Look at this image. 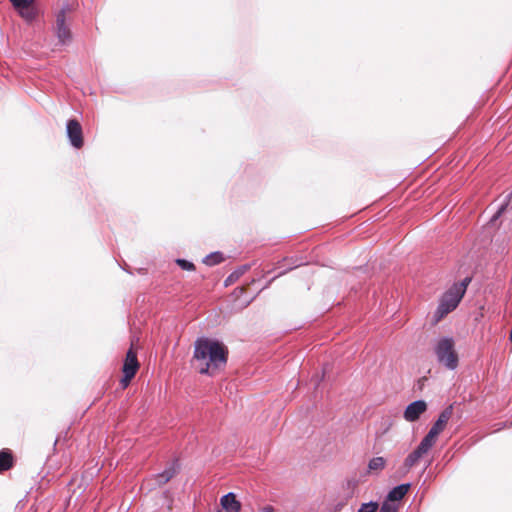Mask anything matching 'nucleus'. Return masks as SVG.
<instances>
[{
  "instance_id": "f257e3e1",
  "label": "nucleus",
  "mask_w": 512,
  "mask_h": 512,
  "mask_svg": "<svg viewBox=\"0 0 512 512\" xmlns=\"http://www.w3.org/2000/svg\"><path fill=\"white\" fill-rule=\"evenodd\" d=\"M193 361L199 373L214 375L226 364L227 350L217 340L199 338L194 344Z\"/></svg>"
},
{
  "instance_id": "f03ea898",
  "label": "nucleus",
  "mask_w": 512,
  "mask_h": 512,
  "mask_svg": "<svg viewBox=\"0 0 512 512\" xmlns=\"http://www.w3.org/2000/svg\"><path fill=\"white\" fill-rule=\"evenodd\" d=\"M470 282L469 278H465L461 283L454 284L447 292L442 296L438 308L434 313V322H439L442 318H444L448 313L453 311L463 298L468 283Z\"/></svg>"
},
{
  "instance_id": "7ed1b4c3",
  "label": "nucleus",
  "mask_w": 512,
  "mask_h": 512,
  "mask_svg": "<svg viewBox=\"0 0 512 512\" xmlns=\"http://www.w3.org/2000/svg\"><path fill=\"white\" fill-rule=\"evenodd\" d=\"M434 353L437 361L445 368L455 370L458 367L459 358L453 338L442 337L438 339L434 346Z\"/></svg>"
},
{
  "instance_id": "20e7f679",
  "label": "nucleus",
  "mask_w": 512,
  "mask_h": 512,
  "mask_svg": "<svg viewBox=\"0 0 512 512\" xmlns=\"http://www.w3.org/2000/svg\"><path fill=\"white\" fill-rule=\"evenodd\" d=\"M451 416L452 406L446 408L444 411L441 412V414L439 415L434 425L431 427L428 434L422 440L425 441L430 446H433L436 442L438 435L444 430Z\"/></svg>"
},
{
  "instance_id": "39448f33",
  "label": "nucleus",
  "mask_w": 512,
  "mask_h": 512,
  "mask_svg": "<svg viewBox=\"0 0 512 512\" xmlns=\"http://www.w3.org/2000/svg\"><path fill=\"white\" fill-rule=\"evenodd\" d=\"M139 368V363L137 360L136 353L130 348L126 354V358L123 364V378L121 379V384L123 388H126L131 379L135 376L137 370Z\"/></svg>"
},
{
  "instance_id": "423d86ee",
  "label": "nucleus",
  "mask_w": 512,
  "mask_h": 512,
  "mask_svg": "<svg viewBox=\"0 0 512 512\" xmlns=\"http://www.w3.org/2000/svg\"><path fill=\"white\" fill-rule=\"evenodd\" d=\"M55 32L61 44H68L71 41V32L66 25V12L62 9L56 16Z\"/></svg>"
},
{
  "instance_id": "0eeeda50",
  "label": "nucleus",
  "mask_w": 512,
  "mask_h": 512,
  "mask_svg": "<svg viewBox=\"0 0 512 512\" xmlns=\"http://www.w3.org/2000/svg\"><path fill=\"white\" fill-rule=\"evenodd\" d=\"M67 136L73 147L79 149L83 146L82 127L77 120L71 119L68 121Z\"/></svg>"
},
{
  "instance_id": "6e6552de",
  "label": "nucleus",
  "mask_w": 512,
  "mask_h": 512,
  "mask_svg": "<svg viewBox=\"0 0 512 512\" xmlns=\"http://www.w3.org/2000/svg\"><path fill=\"white\" fill-rule=\"evenodd\" d=\"M427 410V403L424 400H417L410 403L403 414V417L408 422H414Z\"/></svg>"
},
{
  "instance_id": "1a4fd4ad",
  "label": "nucleus",
  "mask_w": 512,
  "mask_h": 512,
  "mask_svg": "<svg viewBox=\"0 0 512 512\" xmlns=\"http://www.w3.org/2000/svg\"><path fill=\"white\" fill-rule=\"evenodd\" d=\"M34 0H10L20 16L26 21H32L36 17V10L32 6Z\"/></svg>"
},
{
  "instance_id": "9d476101",
  "label": "nucleus",
  "mask_w": 512,
  "mask_h": 512,
  "mask_svg": "<svg viewBox=\"0 0 512 512\" xmlns=\"http://www.w3.org/2000/svg\"><path fill=\"white\" fill-rule=\"evenodd\" d=\"M431 447L432 446H430L429 444L422 440L418 447L413 452H411L404 460L403 466L405 470L408 471L410 468L416 465L420 458L424 454H426Z\"/></svg>"
},
{
  "instance_id": "9b49d317",
  "label": "nucleus",
  "mask_w": 512,
  "mask_h": 512,
  "mask_svg": "<svg viewBox=\"0 0 512 512\" xmlns=\"http://www.w3.org/2000/svg\"><path fill=\"white\" fill-rule=\"evenodd\" d=\"M220 504L226 512H240L242 507L240 501L237 500L236 495L232 492L222 496Z\"/></svg>"
},
{
  "instance_id": "f8f14e48",
  "label": "nucleus",
  "mask_w": 512,
  "mask_h": 512,
  "mask_svg": "<svg viewBox=\"0 0 512 512\" xmlns=\"http://www.w3.org/2000/svg\"><path fill=\"white\" fill-rule=\"evenodd\" d=\"M409 488L410 484H401L396 486L388 493L386 498L395 503H399V501L407 494Z\"/></svg>"
},
{
  "instance_id": "ddd939ff",
  "label": "nucleus",
  "mask_w": 512,
  "mask_h": 512,
  "mask_svg": "<svg viewBox=\"0 0 512 512\" xmlns=\"http://www.w3.org/2000/svg\"><path fill=\"white\" fill-rule=\"evenodd\" d=\"M386 466V460L384 457H374L368 463L369 472L378 473L382 471Z\"/></svg>"
},
{
  "instance_id": "4468645a",
  "label": "nucleus",
  "mask_w": 512,
  "mask_h": 512,
  "mask_svg": "<svg viewBox=\"0 0 512 512\" xmlns=\"http://www.w3.org/2000/svg\"><path fill=\"white\" fill-rule=\"evenodd\" d=\"M177 472V467L175 464H172L170 467L165 469L161 474L157 476V481L159 484H165L168 482Z\"/></svg>"
},
{
  "instance_id": "2eb2a0df",
  "label": "nucleus",
  "mask_w": 512,
  "mask_h": 512,
  "mask_svg": "<svg viewBox=\"0 0 512 512\" xmlns=\"http://www.w3.org/2000/svg\"><path fill=\"white\" fill-rule=\"evenodd\" d=\"M12 466V456L7 451L0 452V472L8 470Z\"/></svg>"
},
{
  "instance_id": "dca6fc26",
  "label": "nucleus",
  "mask_w": 512,
  "mask_h": 512,
  "mask_svg": "<svg viewBox=\"0 0 512 512\" xmlns=\"http://www.w3.org/2000/svg\"><path fill=\"white\" fill-rule=\"evenodd\" d=\"M398 509H399V503H395L386 498L384 500V502L382 503V506H381L379 512H397Z\"/></svg>"
},
{
  "instance_id": "f3484780",
  "label": "nucleus",
  "mask_w": 512,
  "mask_h": 512,
  "mask_svg": "<svg viewBox=\"0 0 512 512\" xmlns=\"http://www.w3.org/2000/svg\"><path fill=\"white\" fill-rule=\"evenodd\" d=\"M223 260L220 253H212L204 258V263L207 265H216Z\"/></svg>"
},
{
  "instance_id": "a211bd4d",
  "label": "nucleus",
  "mask_w": 512,
  "mask_h": 512,
  "mask_svg": "<svg viewBox=\"0 0 512 512\" xmlns=\"http://www.w3.org/2000/svg\"><path fill=\"white\" fill-rule=\"evenodd\" d=\"M379 508V505L377 502H368L363 503L361 507L359 508L358 512H376Z\"/></svg>"
},
{
  "instance_id": "6ab92c4d",
  "label": "nucleus",
  "mask_w": 512,
  "mask_h": 512,
  "mask_svg": "<svg viewBox=\"0 0 512 512\" xmlns=\"http://www.w3.org/2000/svg\"><path fill=\"white\" fill-rule=\"evenodd\" d=\"M176 263L184 270L192 271L195 269V266L192 262H189L184 259H177Z\"/></svg>"
},
{
  "instance_id": "aec40b11",
  "label": "nucleus",
  "mask_w": 512,
  "mask_h": 512,
  "mask_svg": "<svg viewBox=\"0 0 512 512\" xmlns=\"http://www.w3.org/2000/svg\"><path fill=\"white\" fill-rule=\"evenodd\" d=\"M261 512H274V508L272 506L264 507Z\"/></svg>"
},
{
  "instance_id": "412c9836",
  "label": "nucleus",
  "mask_w": 512,
  "mask_h": 512,
  "mask_svg": "<svg viewBox=\"0 0 512 512\" xmlns=\"http://www.w3.org/2000/svg\"><path fill=\"white\" fill-rule=\"evenodd\" d=\"M511 425H512V422H511Z\"/></svg>"
}]
</instances>
